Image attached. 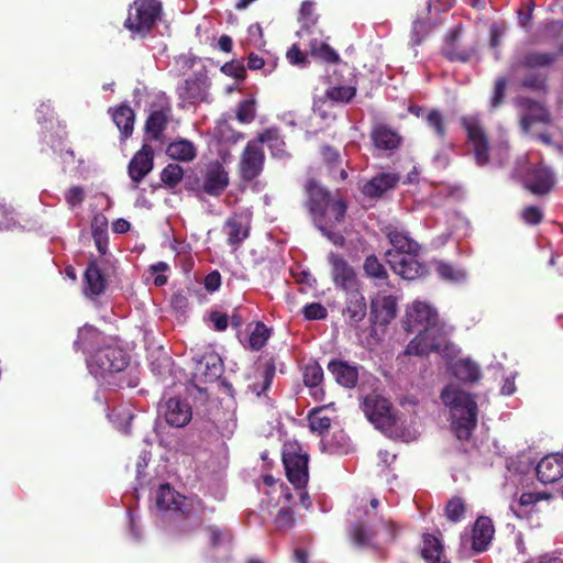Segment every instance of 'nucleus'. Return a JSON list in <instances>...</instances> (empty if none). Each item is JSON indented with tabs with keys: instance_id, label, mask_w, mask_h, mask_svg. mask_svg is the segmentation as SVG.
Masks as SVG:
<instances>
[{
	"instance_id": "obj_1",
	"label": "nucleus",
	"mask_w": 563,
	"mask_h": 563,
	"mask_svg": "<svg viewBox=\"0 0 563 563\" xmlns=\"http://www.w3.org/2000/svg\"><path fill=\"white\" fill-rule=\"evenodd\" d=\"M406 330L416 336L406 347L408 355H424L437 352L444 356L454 352L448 341L449 332L439 322L435 309L426 301L416 300L406 311Z\"/></svg>"
},
{
	"instance_id": "obj_2",
	"label": "nucleus",
	"mask_w": 563,
	"mask_h": 563,
	"mask_svg": "<svg viewBox=\"0 0 563 563\" xmlns=\"http://www.w3.org/2000/svg\"><path fill=\"white\" fill-rule=\"evenodd\" d=\"M309 210L318 230L334 245L344 244V220L346 206L341 199L330 196L317 181L307 185Z\"/></svg>"
},
{
	"instance_id": "obj_3",
	"label": "nucleus",
	"mask_w": 563,
	"mask_h": 563,
	"mask_svg": "<svg viewBox=\"0 0 563 563\" xmlns=\"http://www.w3.org/2000/svg\"><path fill=\"white\" fill-rule=\"evenodd\" d=\"M384 232L391 247L386 251V261L390 268L400 277L413 280L426 273V267L418 261V243L399 224L390 223Z\"/></svg>"
},
{
	"instance_id": "obj_4",
	"label": "nucleus",
	"mask_w": 563,
	"mask_h": 563,
	"mask_svg": "<svg viewBox=\"0 0 563 563\" xmlns=\"http://www.w3.org/2000/svg\"><path fill=\"white\" fill-rule=\"evenodd\" d=\"M366 500L362 499L350 512L349 534L353 543L361 548H376L394 540L396 530L391 521L385 519L373 520L369 511L365 509Z\"/></svg>"
},
{
	"instance_id": "obj_5",
	"label": "nucleus",
	"mask_w": 563,
	"mask_h": 563,
	"mask_svg": "<svg viewBox=\"0 0 563 563\" xmlns=\"http://www.w3.org/2000/svg\"><path fill=\"white\" fill-rule=\"evenodd\" d=\"M362 409L367 420L384 434L402 442L417 439V429L407 426L406 421L396 417L391 411L390 402L378 394L367 395L362 402Z\"/></svg>"
},
{
	"instance_id": "obj_6",
	"label": "nucleus",
	"mask_w": 563,
	"mask_h": 563,
	"mask_svg": "<svg viewBox=\"0 0 563 563\" xmlns=\"http://www.w3.org/2000/svg\"><path fill=\"white\" fill-rule=\"evenodd\" d=\"M450 409L451 427L459 440H468L477 426V404L473 396L457 386L449 385L441 393Z\"/></svg>"
},
{
	"instance_id": "obj_7",
	"label": "nucleus",
	"mask_w": 563,
	"mask_h": 563,
	"mask_svg": "<svg viewBox=\"0 0 563 563\" xmlns=\"http://www.w3.org/2000/svg\"><path fill=\"white\" fill-rule=\"evenodd\" d=\"M128 365L126 353L117 345H106L97 350L88 360L87 366L91 375L102 383L110 385L109 377L123 371Z\"/></svg>"
},
{
	"instance_id": "obj_8",
	"label": "nucleus",
	"mask_w": 563,
	"mask_h": 563,
	"mask_svg": "<svg viewBox=\"0 0 563 563\" xmlns=\"http://www.w3.org/2000/svg\"><path fill=\"white\" fill-rule=\"evenodd\" d=\"M162 3L158 0H135L130 7L124 26L133 37H144L159 20Z\"/></svg>"
},
{
	"instance_id": "obj_9",
	"label": "nucleus",
	"mask_w": 563,
	"mask_h": 563,
	"mask_svg": "<svg viewBox=\"0 0 563 563\" xmlns=\"http://www.w3.org/2000/svg\"><path fill=\"white\" fill-rule=\"evenodd\" d=\"M209 79L205 73H197L177 87L181 108L209 101Z\"/></svg>"
},
{
	"instance_id": "obj_10",
	"label": "nucleus",
	"mask_w": 563,
	"mask_h": 563,
	"mask_svg": "<svg viewBox=\"0 0 563 563\" xmlns=\"http://www.w3.org/2000/svg\"><path fill=\"white\" fill-rule=\"evenodd\" d=\"M154 500L161 512L185 515L191 510V503L169 484H162L154 493Z\"/></svg>"
},
{
	"instance_id": "obj_11",
	"label": "nucleus",
	"mask_w": 563,
	"mask_h": 563,
	"mask_svg": "<svg viewBox=\"0 0 563 563\" xmlns=\"http://www.w3.org/2000/svg\"><path fill=\"white\" fill-rule=\"evenodd\" d=\"M461 121L473 147L476 164L481 166L485 165L488 162V143L478 117L466 115L463 117Z\"/></svg>"
},
{
	"instance_id": "obj_12",
	"label": "nucleus",
	"mask_w": 563,
	"mask_h": 563,
	"mask_svg": "<svg viewBox=\"0 0 563 563\" xmlns=\"http://www.w3.org/2000/svg\"><path fill=\"white\" fill-rule=\"evenodd\" d=\"M265 155L257 141L247 142L239 163V174L243 180L256 178L263 170Z\"/></svg>"
},
{
	"instance_id": "obj_13",
	"label": "nucleus",
	"mask_w": 563,
	"mask_h": 563,
	"mask_svg": "<svg viewBox=\"0 0 563 563\" xmlns=\"http://www.w3.org/2000/svg\"><path fill=\"white\" fill-rule=\"evenodd\" d=\"M107 260H90L84 276V294L90 299H96L104 294L108 286L106 274Z\"/></svg>"
},
{
	"instance_id": "obj_14",
	"label": "nucleus",
	"mask_w": 563,
	"mask_h": 563,
	"mask_svg": "<svg viewBox=\"0 0 563 563\" xmlns=\"http://www.w3.org/2000/svg\"><path fill=\"white\" fill-rule=\"evenodd\" d=\"M328 262L331 266V276L335 287L344 291L357 288L356 273L354 268L336 253H329Z\"/></svg>"
},
{
	"instance_id": "obj_15",
	"label": "nucleus",
	"mask_w": 563,
	"mask_h": 563,
	"mask_svg": "<svg viewBox=\"0 0 563 563\" xmlns=\"http://www.w3.org/2000/svg\"><path fill=\"white\" fill-rule=\"evenodd\" d=\"M493 536L494 527L492 520L487 517H481L474 525L472 536H461V545L464 549L470 545L474 553H481L486 550Z\"/></svg>"
},
{
	"instance_id": "obj_16",
	"label": "nucleus",
	"mask_w": 563,
	"mask_h": 563,
	"mask_svg": "<svg viewBox=\"0 0 563 563\" xmlns=\"http://www.w3.org/2000/svg\"><path fill=\"white\" fill-rule=\"evenodd\" d=\"M229 183V173L218 161L209 163L202 172V189L210 196H220Z\"/></svg>"
},
{
	"instance_id": "obj_17",
	"label": "nucleus",
	"mask_w": 563,
	"mask_h": 563,
	"mask_svg": "<svg viewBox=\"0 0 563 563\" xmlns=\"http://www.w3.org/2000/svg\"><path fill=\"white\" fill-rule=\"evenodd\" d=\"M222 371L221 357L214 352H208L194 361L192 377L201 383L214 382L222 375Z\"/></svg>"
},
{
	"instance_id": "obj_18",
	"label": "nucleus",
	"mask_w": 563,
	"mask_h": 563,
	"mask_svg": "<svg viewBox=\"0 0 563 563\" xmlns=\"http://www.w3.org/2000/svg\"><path fill=\"white\" fill-rule=\"evenodd\" d=\"M283 462L289 482L298 489L308 482V456L296 452H285Z\"/></svg>"
},
{
	"instance_id": "obj_19",
	"label": "nucleus",
	"mask_w": 563,
	"mask_h": 563,
	"mask_svg": "<svg viewBox=\"0 0 563 563\" xmlns=\"http://www.w3.org/2000/svg\"><path fill=\"white\" fill-rule=\"evenodd\" d=\"M153 158L154 151L152 146L144 144L130 161L128 169L133 189H136L142 179L153 169Z\"/></svg>"
},
{
	"instance_id": "obj_20",
	"label": "nucleus",
	"mask_w": 563,
	"mask_h": 563,
	"mask_svg": "<svg viewBox=\"0 0 563 563\" xmlns=\"http://www.w3.org/2000/svg\"><path fill=\"white\" fill-rule=\"evenodd\" d=\"M396 312L397 299L395 296L380 291L372 299L371 314L375 323L383 325L389 323L396 317Z\"/></svg>"
},
{
	"instance_id": "obj_21",
	"label": "nucleus",
	"mask_w": 563,
	"mask_h": 563,
	"mask_svg": "<svg viewBox=\"0 0 563 563\" xmlns=\"http://www.w3.org/2000/svg\"><path fill=\"white\" fill-rule=\"evenodd\" d=\"M525 186L536 195L550 191L554 185L553 173L543 165L530 167L523 178Z\"/></svg>"
},
{
	"instance_id": "obj_22",
	"label": "nucleus",
	"mask_w": 563,
	"mask_h": 563,
	"mask_svg": "<svg viewBox=\"0 0 563 563\" xmlns=\"http://www.w3.org/2000/svg\"><path fill=\"white\" fill-rule=\"evenodd\" d=\"M400 177L395 173H379L363 184L361 190L364 196L369 198L382 197L385 192L394 189L399 183Z\"/></svg>"
},
{
	"instance_id": "obj_23",
	"label": "nucleus",
	"mask_w": 563,
	"mask_h": 563,
	"mask_svg": "<svg viewBox=\"0 0 563 563\" xmlns=\"http://www.w3.org/2000/svg\"><path fill=\"white\" fill-rule=\"evenodd\" d=\"M165 420L168 424L181 428L186 426L191 419L190 406L178 398H170L162 408Z\"/></svg>"
},
{
	"instance_id": "obj_24",
	"label": "nucleus",
	"mask_w": 563,
	"mask_h": 563,
	"mask_svg": "<svg viewBox=\"0 0 563 563\" xmlns=\"http://www.w3.org/2000/svg\"><path fill=\"white\" fill-rule=\"evenodd\" d=\"M536 474L544 484L560 479L563 476V455L555 453L544 456L536 466Z\"/></svg>"
},
{
	"instance_id": "obj_25",
	"label": "nucleus",
	"mask_w": 563,
	"mask_h": 563,
	"mask_svg": "<svg viewBox=\"0 0 563 563\" xmlns=\"http://www.w3.org/2000/svg\"><path fill=\"white\" fill-rule=\"evenodd\" d=\"M228 243L232 246H239L247 236L250 230V217L239 213L230 217L223 228Z\"/></svg>"
},
{
	"instance_id": "obj_26",
	"label": "nucleus",
	"mask_w": 563,
	"mask_h": 563,
	"mask_svg": "<svg viewBox=\"0 0 563 563\" xmlns=\"http://www.w3.org/2000/svg\"><path fill=\"white\" fill-rule=\"evenodd\" d=\"M519 104L526 110V113L521 117V129L526 133L531 132L532 124L536 122H548L550 114L545 108L539 102H536L528 98H520Z\"/></svg>"
},
{
	"instance_id": "obj_27",
	"label": "nucleus",
	"mask_w": 563,
	"mask_h": 563,
	"mask_svg": "<svg viewBox=\"0 0 563 563\" xmlns=\"http://www.w3.org/2000/svg\"><path fill=\"white\" fill-rule=\"evenodd\" d=\"M328 369L334 376L338 384L346 387H355L358 380V367L343 361H331Z\"/></svg>"
},
{
	"instance_id": "obj_28",
	"label": "nucleus",
	"mask_w": 563,
	"mask_h": 563,
	"mask_svg": "<svg viewBox=\"0 0 563 563\" xmlns=\"http://www.w3.org/2000/svg\"><path fill=\"white\" fill-rule=\"evenodd\" d=\"M345 313L351 324H357L366 314L364 296L356 289L349 290Z\"/></svg>"
},
{
	"instance_id": "obj_29",
	"label": "nucleus",
	"mask_w": 563,
	"mask_h": 563,
	"mask_svg": "<svg viewBox=\"0 0 563 563\" xmlns=\"http://www.w3.org/2000/svg\"><path fill=\"white\" fill-rule=\"evenodd\" d=\"M134 111L126 104H121L112 112V120L120 130L123 139L131 136L134 125Z\"/></svg>"
},
{
	"instance_id": "obj_30",
	"label": "nucleus",
	"mask_w": 563,
	"mask_h": 563,
	"mask_svg": "<svg viewBox=\"0 0 563 563\" xmlns=\"http://www.w3.org/2000/svg\"><path fill=\"white\" fill-rule=\"evenodd\" d=\"M453 375L460 380L476 382L481 377L479 366L471 358H461L452 365Z\"/></svg>"
},
{
	"instance_id": "obj_31",
	"label": "nucleus",
	"mask_w": 563,
	"mask_h": 563,
	"mask_svg": "<svg viewBox=\"0 0 563 563\" xmlns=\"http://www.w3.org/2000/svg\"><path fill=\"white\" fill-rule=\"evenodd\" d=\"M372 137L375 146L382 150H394L400 143L399 135L384 125L376 126L372 133Z\"/></svg>"
},
{
	"instance_id": "obj_32",
	"label": "nucleus",
	"mask_w": 563,
	"mask_h": 563,
	"mask_svg": "<svg viewBox=\"0 0 563 563\" xmlns=\"http://www.w3.org/2000/svg\"><path fill=\"white\" fill-rule=\"evenodd\" d=\"M166 153L170 158L183 162H190L196 157V148L194 144L187 140L170 143Z\"/></svg>"
},
{
	"instance_id": "obj_33",
	"label": "nucleus",
	"mask_w": 563,
	"mask_h": 563,
	"mask_svg": "<svg viewBox=\"0 0 563 563\" xmlns=\"http://www.w3.org/2000/svg\"><path fill=\"white\" fill-rule=\"evenodd\" d=\"M367 277L372 278L376 286L387 284V271L375 255L367 256L363 264Z\"/></svg>"
},
{
	"instance_id": "obj_34",
	"label": "nucleus",
	"mask_w": 563,
	"mask_h": 563,
	"mask_svg": "<svg viewBox=\"0 0 563 563\" xmlns=\"http://www.w3.org/2000/svg\"><path fill=\"white\" fill-rule=\"evenodd\" d=\"M435 271L439 277L445 282L461 284L467 279V273L464 268L453 266L442 261L435 263Z\"/></svg>"
},
{
	"instance_id": "obj_35",
	"label": "nucleus",
	"mask_w": 563,
	"mask_h": 563,
	"mask_svg": "<svg viewBox=\"0 0 563 563\" xmlns=\"http://www.w3.org/2000/svg\"><path fill=\"white\" fill-rule=\"evenodd\" d=\"M460 35V30L455 29L453 30L449 36L446 37L445 45L443 47L444 55L451 59V60H461L466 62L471 58L472 52L471 51H460L455 46V41L457 40Z\"/></svg>"
},
{
	"instance_id": "obj_36",
	"label": "nucleus",
	"mask_w": 563,
	"mask_h": 563,
	"mask_svg": "<svg viewBox=\"0 0 563 563\" xmlns=\"http://www.w3.org/2000/svg\"><path fill=\"white\" fill-rule=\"evenodd\" d=\"M260 145L262 146L264 143H266L275 157H283L285 154L284 150V141L280 139L279 133L277 130L269 129L266 130L264 133H262L258 139L256 140Z\"/></svg>"
},
{
	"instance_id": "obj_37",
	"label": "nucleus",
	"mask_w": 563,
	"mask_h": 563,
	"mask_svg": "<svg viewBox=\"0 0 563 563\" xmlns=\"http://www.w3.org/2000/svg\"><path fill=\"white\" fill-rule=\"evenodd\" d=\"M301 29L297 32L300 37L306 34H312L311 27L317 23V15L314 14V3L311 1H305L300 8Z\"/></svg>"
},
{
	"instance_id": "obj_38",
	"label": "nucleus",
	"mask_w": 563,
	"mask_h": 563,
	"mask_svg": "<svg viewBox=\"0 0 563 563\" xmlns=\"http://www.w3.org/2000/svg\"><path fill=\"white\" fill-rule=\"evenodd\" d=\"M422 558L429 562H438V560H442L443 549L439 539L431 534H426L423 537V547H422Z\"/></svg>"
},
{
	"instance_id": "obj_39",
	"label": "nucleus",
	"mask_w": 563,
	"mask_h": 563,
	"mask_svg": "<svg viewBox=\"0 0 563 563\" xmlns=\"http://www.w3.org/2000/svg\"><path fill=\"white\" fill-rule=\"evenodd\" d=\"M99 331L96 328L86 324L79 329L78 339L75 342V345L82 349V351L88 352L93 344L99 341Z\"/></svg>"
},
{
	"instance_id": "obj_40",
	"label": "nucleus",
	"mask_w": 563,
	"mask_h": 563,
	"mask_svg": "<svg viewBox=\"0 0 563 563\" xmlns=\"http://www.w3.org/2000/svg\"><path fill=\"white\" fill-rule=\"evenodd\" d=\"M558 58V53L531 52L525 57L523 65L527 68L544 67L553 64Z\"/></svg>"
},
{
	"instance_id": "obj_41",
	"label": "nucleus",
	"mask_w": 563,
	"mask_h": 563,
	"mask_svg": "<svg viewBox=\"0 0 563 563\" xmlns=\"http://www.w3.org/2000/svg\"><path fill=\"white\" fill-rule=\"evenodd\" d=\"M271 336V330L263 323L257 322L249 339V346L253 351H260Z\"/></svg>"
},
{
	"instance_id": "obj_42",
	"label": "nucleus",
	"mask_w": 563,
	"mask_h": 563,
	"mask_svg": "<svg viewBox=\"0 0 563 563\" xmlns=\"http://www.w3.org/2000/svg\"><path fill=\"white\" fill-rule=\"evenodd\" d=\"M109 420L113 423L115 428H118L120 431L128 433L130 422L133 419V415L131 410L128 407H121L113 409L108 415Z\"/></svg>"
},
{
	"instance_id": "obj_43",
	"label": "nucleus",
	"mask_w": 563,
	"mask_h": 563,
	"mask_svg": "<svg viewBox=\"0 0 563 563\" xmlns=\"http://www.w3.org/2000/svg\"><path fill=\"white\" fill-rule=\"evenodd\" d=\"M167 124V115L164 111L158 110L151 113L146 121V131L154 139H158Z\"/></svg>"
},
{
	"instance_id": "obj_44",
	"label": "nucleus",
	"mask_w": 563,
	"mask_h": 563,
	"mask_svg": "<svg viewBox=\"0 0 563 563\" xmlns=\"http://www.w3.org/2000/svg\"><path fill=\"white\" fill-rule=\"evenodd\" d=\"M431 26V20L424 18L423 14H419L412 23L411 40L412 46L421 44L423 38L427 36Z\"/></svg>"
},
{
	"instance_id": "obj_45",
	"label": "nucleus",
	"mask_w": 563,
	"mask_h": 563,
	"mask_svg": "<svg viewBox=\"0 0 563 563\" xmlns=\"http://www.w3.org/2000/svg\"><path fill=\"white\" fill-rule=\"evenodd\" d=\"M324 408H317L309 413V426L313 432L322 434L328 431L331 426V419L323 415Z\"/></svg>"
},
{
	"instance_id": "obj_46",
	"label": "nucleus",
	"mask_w": 563,
	"mask_h": 563,
	"mask_svg": "<svg viewBox=\"0 0 563 563\" xmlns=\"http://www.w3.org/2000/svg\"><path fill=\"white\" fill-rule=\"evenodd\" d=\"M323 379V369L317 363L312 362L306 365L303 372V383L310 388H317Z\"/></svg>"
},
{
	"instance_id": "obj_47",
	"label": "nucleus",
	"mask_w": 563,
	"mask_h": 563,
	"mask_svg": "<svg viewBox=\"0 0 563 563\" xmlns=\"http://www.w3.org/2000/svg\"><path fill=\"white\" fill-rule=\"evenodd\" d=\"M466 506L463 499L454 497L450 499L445 507V517L451 522H459L464 519Z\"/></svg>"
},
{
	"instance_id": "obj_48",
	"label": "nucleus",
	"mask_w": 563,
	"mask_h": 563,
	"mask_svg": "<svg viewBox=\"0 0 563 563\" xmlns=\"http://www.w3.org/2000/svg\"><path fill=\"white\" fill-rule=\"evenodd\" d=\"M424 120L427 125L434 131L439 139L443 140L445 137L446 129L444 124V118L439 110H430L427 113Z\"/></svg>"
},
{
	"instance_id": "obj_49",
	"label": "nucleus",
	"mask_w": 563,
	"mask_h": 563,
	"mask_svg": "<svg viewBox=\"0 0 563 563\" xmlns=\"http://www.w3.org/2000/svg\"><path fill=\"white\" fill-rule=\"evenodd\" d=\"M310 51L313 56L320 57L325 62H336L339 55L327 43H319L317 38L310 42Z\"/></svg>"
},
{
	"instance_id": "obj_50",
	"label": "nucleus",
	"mask_w": 563,
	"mask_h": 563,
	"mask_svg": "<svg viewBox=\"0 0 563 563\" xmlns=\"http://www.w3.org/2000/svg\"><path fill=\"white\" fill-rule=\"evenodd\" d=\"M275 375V366L273 364H266L261 373V382L251 386L252 391L260 397L264 394L272 385L273 377Z\"/></svg>"
},
{
	"instance_id": "obj_51",
	"label": "nucleus",
	"mask_w": 563,
	"mask_h": 563,
	"mask_svg": "<svg viewBox=\"0 0 563 563\" xmlns=\"http://www.w3.org/2000/svg\"><path fill=\"white\" fill-rule=\"evenodd\" d=\"M184 177V169L177 164H168L161 174L162 181L174 187L181 181Z\"/></svg>"
},
{
	"instance_id": "obj_52",
	"label": "nucleus",
	"mask_w": 563,
	"mask_h": 563,
	"mask_svg": "<svg viewBox=\"0 0 563 563\" xmlns=\"http://www.w3.org/2000/svg\"><path fill=\"white\" fill-rule=\"evenodd\" d=\"M355 88L351 86H335L327 90V97L335 102H349L355 96Z\"/></svg>"
},
{
	"instance_id": "obj_53",
	"label": "nucleus",
	"mask_w": 563,
	"mask_h": 563,
	"mask_svg": "<svg viewBox=\"0 0 563 563\" xmlns=\"http://www.w3.org/2000/svg\"><path fill=\"white\" fill-rule=\"evenodd\" d=\"M167 269L168 265L165 262H158L150 267L148 274L155 286L161 287L167 283V276L165 275Z\"/></svg>"
},
{
	"instance_id": "obj_54",
	"label": "nucleus",
	"mask_w": 563,
	"mask_h": 563,
	"mask_svg": "<svg viewBox=\"0 0 563 563\" xmlns=\"http://www.w3.org/2000/svg\"><path fill=\"white\" fill-rule=\"evenodd\" d=\"M209 542L212 547L227 544L231 541V536L228 531H223L218 527L208 528Z\"/></svg>"
},
{
	"instance_id": "obj_55",
	"label": "nucleus",
	"mask_w": 563,
	"mask_h": 563,
	"mask_svg": "<svg viewBox=\"0 0 563 563\" xmlns=\"http://www.w3.org/2000/svg\"><path fill=\"white\" fill-rule=\"evenodd\" d=\"M85 199V190L80 186H73L65 192V200L69 208L80 206Z\"/></svg>"
},
{
	"instance_id": "obj_56",
	"label": "nucleus",
	"mask_w": 563,
	"mask_h": 563,
	"mask_svg": "<svg viewBox=\"0 0 563 563\" xmlns=\"http://www.w3.org/2000/svg\"><path fill=\"white\" fill-rule=\"evenodd\" d=\"M255 118V101H243L238 110V119L243 123H249Z\"/></svg>"
},
{
	"instance_id": "obj_57",
	"label": "nucleus",
	"mask_w": 563,
	"mask_h": 563,
	"mask_svg": "<svg viewBox=\"0 0 563 563\" xmlns=\"http://www.w3.org/2000/svg\"><path fill=\"white\" fill-rule=\"evenodd\" d=\"M16 221L13 217V210L0 202V230H11L15 227Z\"/></svg>"
},
{
	"instance_id": "obj_58",
	"label": "nucleus",
	"mask_w": 563,
	"mask_h": 563,
	"mask_svg": "<svg viewBox=\"0 0 563 563\" xmlns=\"http://www.w3.org/2000/svg\"><path fill=\"white\" fill-rule=\"evenodd\" d=\"M303 314L309 320H322L328 312L321 303L312 302L303 307Z\"/></svg>"
},
{
	"instance_id": "obj_59",
	"label": "nucleus",
	"mask_w": 563,
	"mask_h": 563,
	"mask_svg": "<svg viewBox=\"0 0 563 563\" xmlns=\"http://www.w3.org/2000/svg\"><path fill=\"white\" fill-rule=\"evenodd\" d=\"M545 84V78L533 70H530L522 80V86L526 88H530L533 90H541L543 89Z\"/></svg>"
},
{
	"instance_id": "obj_60",
	"label": "nucleus",
	"mask_w": 563,
	"mask_h": 563,
	"mask_svg": "<svg viewBox=\"0 0 563 563\" xmlns=\"http://www.w3.org/2000/svg\"><path fill=\"white\" fill-rule=\"evenodd\" d=\"M505 90L506 79L504 77L497 78L495 81L494 95L490 101L492 108H497L503 102Z\"/></svg>"
},
{
	"instance_id": "obj_61",
	"label": "nucleus",
	"mask_w": 563,
	"mask_h": 563,
	"mask_svg": "<svg viewBox=\"0 0 563 563\" xmlns=\"http://www.w3.org/2000/svg\"><path fill=\"white\" fill-rule=\"evenodd\" d=\"M294 514L289 508H282L276 517V526L279 529H289L294 526Z\"/></svg>"
},
{
	"instance_id": "obj_62",
	"label": "nucleus",
	"mask_w": 563,
	"mask_h": 563,
	"mask_svg": "<svg viewBox=\"0 0 563 563\" xmlns=\"http://www.w3.org/2000/svg\"><path fill=\"white\" fill-rule=\"evenodd\" d=\"M287 58L291 65L303 66L307 63V56L294 44L287 52Z\"/></svg>"
},
{
	"instance_id": "obj_63",
	"label": "nucleus",
	"mask_w": 563,
	"mask_h": 563,
	"mask_svg": "<svg viewBox=\"0 0 563 563\" xmlns=\"http://www.w3.org/2000/svg\"><path fill=\"white\" fill-rule=\"evenodd\" d=\"M108 228V221L107 218L103 214H96L91 221V231L92 236H96V234L106 235Z\"/></svg>"
},
{
	"instance_id": "obj_64",
	"label": "nucleus",
	"mask_w": 563,
	"mask_h": 563,
	"mask_svg": "<svg viewBox=\"0 0 563 563\" xmlns=\"http://www.w3.org/2000/svg\"><path fill=\"white\" fill-rule=\"evenodd\" d=\"M521 216L528 224H538L542 220L541 210L534 206L527 207Z\"/></svg>"
}]
</instances>
